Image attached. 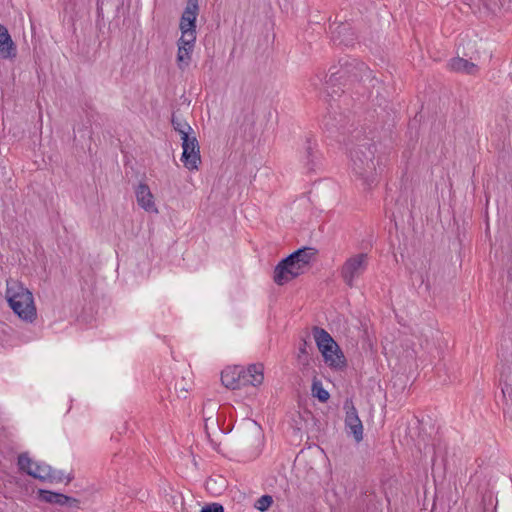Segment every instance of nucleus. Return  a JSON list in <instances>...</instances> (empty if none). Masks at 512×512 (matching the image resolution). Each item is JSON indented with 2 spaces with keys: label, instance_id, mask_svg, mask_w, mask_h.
<instances>
[{
  "label": "nucleus",
  "instance_id": "nucleus-8",
  "mask_svg": "<svg viewBox=\"0 0 512 512\" xmlns=\"http://www.w3.org/2000/svg\"><path fill=\"white\" fill-rule=\"evenodd\" d=\"M344 409L346 411L345 427L349 429V433L352 434L354 440L359 443L363 439V425L351 399L344 402Z\"/></svg>",
  "mask_w": 512,
  "mask_h": 512
},
{
  "label": "nucleus",
  "instance_id": "nucleus-25",
  "mask_svg": "<svg viewBox=\"0 0 512 512\" xmlns=\"http://www.w3.org/2000/svg\"><path fill=\"white\" fill-rule=\"evenodd\" d=\"M243 122L241 126H245V130H252L254 128L256 117L253 109L247 108L242 110Z\"/></svg>",
  "mask_w": 512,
  "mask_h": 512
},
{
  "label": "nucleus",
  "instance_id": "nucleus-30",
  "mask_svg": "<svg viewBox=\"0 0 512 512\" xmlns=\"http://www.w3.org/2000/svg\"><path fill=\"white\" fill-rule=\"evenodd\" d=\"M483 5L489 10H495L496 7L503 6L505 0H481Z\"/></svg>",
  "mask_w": 512,
  "mask_h": 512
},
{
  "label": "nucleus",
  "instance_id": "nucleus-22",
  "mask_svg": "<svg viewBox=\"0 0 512 512\" xmlns=\"http://www.w3.org/2000/svg\"><path fill=\"white\" fill-rule=\"evenodd\" d=\"M311 392L312 396L317 398L321 403H326L330 398L329 392L324 389L322 382L316 377L313 379Z\"/></svg>",
  "mask_w": 512,
  "mask_h": 512
},
{
  "label": "nucleus",
  "instance_id": "nucleus-32",
  "mask_svg": "<svg viewBox=\"0 0 512 512\" xmlns=\"http://www.w3.org/2000/svg\"><path fill=\"white\" fill-rule=\"evenodd\" d=\"M175 390L177 391L178 398H184L185 399L187 397V393H188V389L187 388L179 387V389H178L177 386H176Z\"/></svg>",
  "mask_w": 512,
  "mask_h": 512
},
{
  "label": "nucleus",
  "instance_id": "nucleus-20",
  "mask_svg": "<svg viewBox=\"0 0 512 512\" xmlns=\"http://www.w3.org/2000/svg\"><path fill=\"white\" fill-rule=\"evenodd\" d=\"M312 332L319 351L330 345L336 346V341L325 329L318 326H314L312 328Z\"/></svg>",
  "mask_w": 512,
  "mask_h": 512
},
{
  "label": "nucleus",
  "instance_id": "nucleus-33",
  "mask_svg": "<svg viewBox=\"0 0 512 512\" xmlns=\"http://www.w3.org/2000/svg\"><path fill=\"white\" fill-rule=\"evenodd\" d=\"M103 1H97V16L98 18H103Z\"/></svg>",
  "mask_w": 512,
  "mask_h": 512
},
{
  "label": "nucleus",
  "instance_id": "nucleus-11",
  "mask_svg": "<svg viewBox=\"0 0 512 512\" xmlns=\"http://www.w3.org/2000/svg\"><path fill=\"white\" fill-rule=\"evenodd\" d=\"M324 362L333 369L342 370L347 366L346 358L339 345H330L320 350Z\"/></svg>",
  "mask_w": 512,
  "mask_h": 512
},
{
  "label": "nucleus",
  "instance_id": "nucleus-17",
  "mask_svg": "<svg viewBox=\"0 0 512 512\" xmlns=\"http://www.w3.org/2000/svg\"><path fill=\"white\" fill-rule=\"evenodd\" d=\"M17 48L14 44L8 29L0 24V57L10 59L16 57Z\"/></svg>",
  "mask_w": 512,
  "mask_h": 512
},
{
  "label": "nucleus",
  "instance_id": "nucleus-2",
  "mask_svg": "<svg viewBox=\"0 0 512 512\" xmlns=\"http://www.w3.org/2000/svg\"><path fill=\"white\" fill-rule=\"evenodd\" d=\"M366 81L372 83L377 79L372 76V71L364 62L350 56L340 58L338 64L331 66L328 74L325 75L327 88L346 87L347 85Z\"/></svg>",
  "mask_w": 512,
  "mask_h": 512
},
{
  "label": "nucleus",
  "instance_id": "nucleus-7",
  "mask_svg": "<svg viewBox=\"0 0 512 512\" xmlns=\"http://www.w3.org/2000/svg\"><path fill=\"white\" fill-rule=\"evenodd\" d=\"M331 40L335 45L351 46L356 39L353 28L349 22H333L329 25Z\"/></svg>",
  "mask_w": 512,
  "mask_h": 512
},
{
  "label": "nucleus",
  "instance_id": "nucleus-18",
  "mask_svg": "<svg viewBox=\"0 0 512 512\" xmlns=\"http://www.w3.org/2000/svg\"><path fill=\"white\" fill-rule=\"evenodd\" d=\"M451 71L467 75H476L479 71L478 65L462 57H453L448 62Z\"/></svg>",
  "mask_w": 512,
  "mask_h": 512
},
{
  "label": "nucleus",
  "instance_id": "nucleus-27",
  "mask_svg": "<svg viewBox=\"0 0 512 512\" xmlns=\"http://www.w3.org/2000/svg\"><path fill=\"white\" fill-rule=\"evenodd\" d=\"M273 504V498L271 495H268V494H265V495H262L255 503V508L258 509L259 511H266L268 510L271 505Z\"/></svg>",
  "mask_w": 512,
  "mask_h": 512
},
{
  "label": "nucleus",
  "instance_id": "nucleus-13",
  "mask_svg": "<svg viewBox=\"0 0 512 512\" xmlns=\"http://www.w3.org/2000/svg\"><path fill=\"white\" fill-rule=\"evenodd\" d=\"M331 109L332 111H329L323 119L325 129L330 132L340 131L342 134H345L348 123L347 117L340 112L338 113L332 105Z\"/></svg>",
  "mask_w": 512,
  "mask_h": 512
},
{
  "label": "nucleus",
  "instance_id": "nucleus-12",
  "mask_svg": "<svg viewBox=\"0 0 512 512\" xmlns=\"http://www.w3.org/2000/svg\"><path fill=\"white\" fill-rule=\"evenodd\" d=\"M196 39L187 38L182 42V37L177 41V57L176 62L180 70H185L191 62V54L195 46Z\"/></svg>",
  "mask_w": 512,
  "mask_h": 512
},
{
  "label": "nucleus",
  "instance_id": "nucleus-10",
  "mask_svg": "<svg viewBox=\"0 0 512 512\" xmlns=\"http://www.w3.org/2000/svg\"><path fill=\"white\" fill-rule=\"evenodd\" d=\"M38 498L40 501L46 503L58 504L61 506H68L71 508H78L80 504V501L76 498L67 496L59 492H54L45 489L38 490Z\"/></svg>",
  "mask_w": 512,
  "mask_h": 512
},
{
  "label": "nucleus",
  "instance_id": "nucleus-28",
  "mask_svg": "<svg viewBox=\"0 0 512 512\" xmlns=\"http://www.w3.org/2000/svg\"><path fill=\"white\" fill-rule=\"evenodd\" d=\"M64 479H66L67 483H69V482H71L73 480V476H71V475L65 476L62 471H57V470H54L52 468V473H50V477L48 479L49 482H51V483H53V482L60 483Z\"/></svg>",
  "mask_w": 512,
  "mask_h": 512
},
{
  "label": "nucleus",
  "instance_id": "nucleus-4",
  "mask_svg": "<svg viewBox=\"0 0 512 512\" xmlns=\"http://www.w3.org/2000/svg\"><path fill=\"white\" fill-rule=\"evenodd\" d=\"M5 297L9 307L21 320L32 323L37 318L33 294L19 281L7 280Z\"/></svg>",
  "mask_w": 512,
  "mask_h": 512
},
{
  "label": "nucleus",
  "instance_id": "nucleus-14",
  "mask_svg": "<svg viewBox=\"0 0 512 512\" xmlns=\"http://www.w3.org/2000/svg\"><path fill=\"white\" fill-rule=\"evenodd\" d=\"M221 382L228 389H240L244 386L241 367H228L223 370L221 373Z\"/></svg>",
  "mask_w": 512,
  "mask_h": 512
},
{
  "label": "nucleus",
  "instance_id": "nucleus-23",
  "mask_svg": "<svg viewBox=\"0 0 512 512\" xmlns=\"http://www.w3.org/2000/svg\"><path fill=\"white\" fill-rule=\"evenodd\" d=\"M312 344L306 338H302L299 345L298 361L303 365H309L311 355L308 350H312Z\"/></svg>",
  "mask_w": 512,
  "mask_h": 512
},
{
  "label": "nucleus",
  "instance_id": "nucleus-26",
  "mask_svg": "<svg viewBox=\"0 0 512 512\" xmlns=\"http://www.w3.org/2000/svg\"><path fill=\"white\" fill-rule=\"evenodd\" d=\"M171 124L176 132H182L183 130H191V126L182 118H180L175 112L172 113Z\"/></svg>",
  "mask_w": 512,
  "mask_h": 512
},
{
  "label": "nucleus",
  "instance_id": "nucleus-1",
  "mask_svg": "<svg viewBox=\"0 0 512 512\" xmlns=\"http://www.w3.org/2000/svg\"><path fill=\"white\" fill-rule=\"evenodd\" d=\"M361 131L354 130L352 138L357 140L350 149V167L353 175L362 181L366 188L377 183L375 161L376 145L372 139L364 136L360 138Z\"/></svg>",
  "mask_w": 512,
  "mask_h": 512
},
{
  "label": "nucleus",
  "instance_id": "nucleus-3",
  "mask_svg": "<svg viewBox=\"0 0 512 512\" xmlns=\"http://www.w3.org/2000/svg\"><path fill=\"white\" fill-rule=\"evenodd\" d=\"M317 249L313 247H302L279 261L274 269L273 280L282 286L297 278L303 273V268L308 266L317 255Z\"/></svg>",
  "mask_w": 512,
  "mask_h": 512
},
{
  "label": "nucleus",
  "instance_id": "nucleus-34",
  "mask_svg": "<svg viewBox=\"0 0 512 512\" xmlns=\"http://www.w3.org/2000/svg\"><path fill=\"white\" fill-rule=\"evenodd\" d=\"M511 391H512L511 385L505 383V385L502 387L503 396H505L506 393H510Z\"/></svg>",
  "mask_w": 512,
  "mask_h": 512
},
{
  "label": "nucleus",
  "instance_id": "nucleus-36",
  "mask_svg": "<svg viewBox=\"0 0 512 512\" xmlns=\"http://www.w3.org/2000/svg\"><path fill=\"white\" fill-rule=\"evenodd\" d=\"M208 420H209V419H206V420H205V430H206V433H207V435H208V437H209V436H210V434H209V432H208V423H207V422H208Z\"/></svg>",
  "mask_w": 512,
  "mask_h": 512
},
{
  "label": "nucleus",
  "instance_id": "nucleus-35",
  "mask_svg": "<svg viewBox=\"0 0 512 512\" xmlns=\"http://www.w3.org/2000/svg\"><path fill=\"white\" fill-rule=\"evenodd\" d=\"M341 91V92H344V89H342L340 86H339V89L338 90H335L333 89L332 92H331V95L332 94H338V92ZM327 94H330V91H327Z\"/></svg>",
  "mask_w": 512,
  "mask_h": 512
},
{
  "label": "nucleus",
  "instance_id": "nucleus-29",
  "mask_svg": "<svg viewBox=\"0 0 512 512\" xmlns=\"http://www.w3.org/2000/svg\"><path fill=\"white\" fill-rule=\"evenodd\" d=\"M200 512H224V507L220 503H210L204 505Z\"/></svg>",
  "mask_w": 512,
  "mask_h": 512
},
{
  "label": "nucleus",
  "instance_id": "nucleus-15",
  "mask_svg": "<svg viewBox=\"0 0 512 512\" xmlns=\"http://www.w3.org/2000/svg\"><path fill=\"white\" fill-rule=\"evenodd\" d=\"M138 205L147 212H157L154 196L147 184L140 183L135 190Z\"/></svg>",
  "mask_w": 512,
  "mask_h": 512
},
{
  "label": "nucleus",
  "instance_id": "nucleus-9",
  "mask_svg": "<svg viewBox=\"0 0 512 512\" xmlns=\"http://www.w3.org/2000/svg\"><path fill=\"white\" fill-rule=\"evenodd\" d=\"M182 156L181 161L185 168L188 170H197L198 165L201 163L200 147L196 136L182 143Z\"/></svg>",
  "mask_w": 512,
  "mask_h": 512
},
{
  "label": "nucleus",
  "instance_id": "nucleus-5",
  "mask_svg": "<svg viewBox=\"0 0 512 512\" xmlns=\"http://www.w3.org/2000/svg\"><path fill=\"white\" fill-rule=\"evenodd\" d=\"M368 254L359 253L348 258L341 267V277L349 287L354 284L355 278L362 275L368 266Z\"/></svg>",
  "mask_w": 512,
  "mask_h": 512
},
{
  "label": "nucleus",
  "instance_id": "nucleus-24",
  "mask_svg": "<svg viewBox=\"0 0 512 512\" xmlns=\"http://www.w3.org/2000/svg\"><path fill=\"white\" fill-rule=\"evenodd\" d=\"M186 2L181 18H197L199 14L198 0H186Z\"/></svg>",
  "mask_w": 512,
  "mask_h": 512
},
{
  "label": "nucleus",
  "instance_id": "nucleus-19",
  "mask_svg": "<svg viewBox=\"0 0 512 512\" xmlns=\"http://www.w3.org/2000/svg\"><path fill=\"white\" fill-rule=\"evenodd\" d=\"M304 154L306 158V167L309 171L314 170L316 160L318 159L317 143L312 137H307L304 145Z\"/></svg>",
  "mask_w": 512,
  "mask_h": 512
},
{
  "label": "nucleus",
  "instance_id": "nucleus-16",
  "mask_svg": "<svg viewBox=\"0 0 512 512\" xmlns=\"http://www.w3.org/2000/svg\"><path fill=\"white\" fill-rule=\"evenodd\" d=\"M264 367L262 364H251L248 366L247 369H244L241 367L242 372V379L244 386L246 385H252V386H258L262 384L264 375H263Z\"/></svg>",
  "mask_w": 512,
  "mask_h": 512
},
{
  "label": "nucleus",
  "instance_id": "nucleus-21",
  "mask_svg": "<svg viewBox=\"0 0 512 512\" xmlns=\"http://www.w3.org/2000/svg\"><path fill=\"white\" fill-rule=\"evenodd\" d=\"M196 21L197 18H180L179 29L182 42L187 38L196 39Z\"/></svg>",
  "mask_w": 512,
  "mask_h": 512
},
{
  "label": "nucleus",
  "instance_id": "nucleus-31",
  "mask_svg": "<svg viewBox=\"0 0 512 512\" xmlns=\"http://www.w3.org/2000/svg\"><path fill=\"white\" fill-rule=\"evenodd\" d=\"M179 135L182 140V143L184 142V140L188 141L189 139L193 138V136H195L192 128L191 130H183L182 132H179Z\"/></svg>",
  "mask_w": 512,
  "mask_h": 512
},
{
  "label": "nucleus",
  "instance_id": "nucleus-6",
  "mask_svg": "<svg viewBox=\"0 0 512 512\" xmlns=\"http://www.w3.org/2000/svg\"><path fill=\"white\" fill-rule=\"evenodd\" d=\"M17 464L19 470L40 481H48L50 473H52V467L46 463H35V469H32L33 461L28 453L20 454Z\"/></svg>",
  "mask_w": 512,
  "mask_h": 512
}]
</instances>
